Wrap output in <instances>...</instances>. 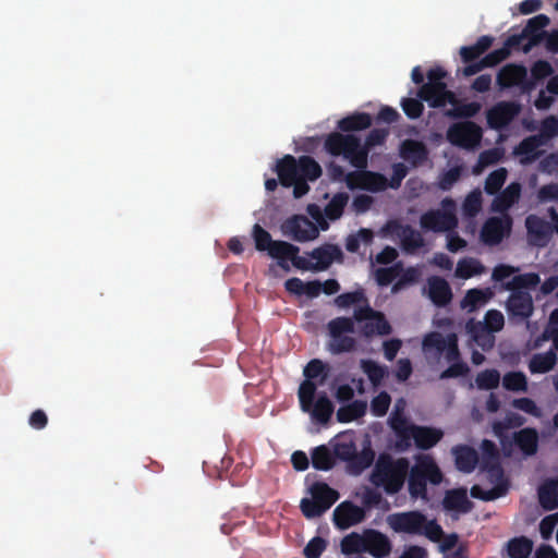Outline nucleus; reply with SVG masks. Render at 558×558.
I'll list each match as a JSON object with an SVG mask.
<instances>
[{"label":"nucleus","mask_w":558,"mask_h":558,"mask_svg":"<svg viewBox=\"0 0 558 558\" xmlns=\"http://www.w3.org/2000/svg\"><path fill=\"white\" fill-rule=\"evenodd\" d=\"M298 399L302 412L308 414L313 424L326 426L333 413V405L326 393L313 390L308 384H301Z\"/></svg>","instance_id":"12"},{"label":"nucleus","mask_w":558,"mask_h":558,"mask_svg":"<svg viewBox=\"0 0 558 558\" xmlns=\"http://www.w3.org/2000/svg\"><path fill=\"white\" fill-rule=\"evenodd\" d=\"M442 481V473L429 454H417L414 464L409 469V493L413 498H426V483L438 485Z\"/></svg>","instance_id":"9"},{"label":"nucleus","mask_w":558,"mask_h":558,"mask_svg":"<svg viewBox=\"0 0 558 558\" xmlns=\"http://www.w3.org/2000/svg\"><path fill=\"white\" fill-rule=\"evenodd\" d=\"M354 318L357 323V328L366 337L384 336L390 332V325L384 315L368 306L355 307Z\"/></svg>","instance_id":"17"},{"label":"nucleus","mask_w":558,"mask_h":558,"mask_svg":"<svg viewBox=\"0 0 558 558\" xmlns=\"http://www.w3.org/2000/svg\"><path fill=\"white\" fill-rule=\"evenodd\" d=\"M361 368L374 385H379L387 375L384 366L371 360H362Z\"/></svg>","instance_id":"54"},{"label":"nucleus","mask_w":558,"mask_h":558,"mask_svg":"<svg viewBox=\"0 0 558 558\" xmlns=\"http://www.w3.org/2000/svg\"><path fill=\"white\" fill-rule=\"evenodd\" d=\"M372 125V117L366 112H356L338 121L342 132L363 131Z\"/></svg>","instance_id":"44"},{"label":"nucleus","mask_w":558,"mask_h":558,"mask_svg":"<svg viewBox=\"0 0 558 558\" xmlns=\"http://www.w3.org/2000/svg\"><path fill=\"white\" fill-rule=\"evenodd\" d=\"M286 289L294 295L305 296L307 299L316 298L322 293V286L318 281H302L299 278H292L286 281Z\"/></svg>","instance_id":"34"},{"label":"nucleus","mask_w":558,"mask_h":558,"mask_svg":"<svg viewBox=\"0 0 558 558\" xmlns=\"http://www.w3.org/2000/svg\"><path fill=\"white\" fill-rule=\"evenodd\" d=\"M511 228L512 218L508 214H502L501 217H490L482 227L481 240L483 244H500Z\"/></svg>","instance_id":"23"},{"label":"nucleus","mask_w":558,"mask_h":558,"mask_svg":"<svg viewBox=\"0 0 558 558\" xmlns=\"http://www.w3.org/2000/svg\"><path fill=\"white\" fill-rule=\"evenodd\" d=\"M542 145H544V140H542L541 136L531 135L520 142L514 148V154L524 157L522 162H532L539 157L541 151L538 148Z\"/></svg>","instance_id":"36"},{"label":"nucleus","mask_w":558,"mask_h":558,"mask_svg":"<svg viewBox=\"0 0 558 558\" xmlns=\"http://www.w3.org/2000/svg\"><path fill=\"white\" fill-rule=\"evenodd\" d=\"M497 83L500 88H510L518 86L523 92H530L534 88V82L527 77L525 66L510 63L505 65L497 74Z\"/></svg>","instance_id":"21"},{"label":"nucleus","mask_w":558,"mask_h":558,"mask_svg":"<svg viewBox=\"0 0 558 558\" xmlns=\"http://www.w3.org/2000/svg\"><path fill=\"white\" fill-rule=\"evenodd\" d=\"M527 233L537 240H549L553 235L551 223L536 215H530L525 219Z\"/></svg>","instance_id":"42"},{"label":"nucleus","mask_w":558,"mask_h":558,"mask_svg":"<svg viewBox=\"0 0 558 558\" xmlns=\"http://www.w3.org/2000/svg\"><path fill=\"white\" fill-rule=\"evenodd\" d=\"M327 542L320 537L312 538L304 548L306 558H319L322 553L326 549Z\"/></svg>","instance_id":"63"},{"label":"nucleus","mask_w":558,"mask_h":558,"mask_svg":"<svg viewBox=\"0 0 558 558\" xmlns=\"http://www.w3.org/2000/svg\"><path fill=\"white\" fill-rule=\"evenodd\" d=\"M558 134V119L556 117H547L542 121L541 124V133L537 136H541L543 140L551 138Z\"/></svg>","instance_id":"64"},{"label":"nucleus","mask_w":558,"mask_h":558,"mask_svg":"<svg viewBox=\"0 0 558 558\" xmlns=\"http://www.w3.org/2000/svg\"><path fill=\"white\" fill-rule=\"evenodd\" d=\"M521 107L514 101H500L487 110V124L493 130H502L520 113Z\"/></svg>","instance_id":"25"},{"label":"nucleus","mask_w":558,"mask_h":558,"mask_svg":"<svg viewBox=\"0 0 558 558\" xmlns=\"http://www.w3.org/2000/svg\"><path fill=\"white\" fill-rule=\"evenodd\" d=\"M275 171L284 187H293V195L300 198L308 193L307 181H315L322 175L319 163L311 156L284 155L278 159Z\"/></svg>","instance_id":"3"},{"label":"nucleus","mask_w":558,"mask_h":558,"mask_svg":"<svg viewBox=\"0 0 558 558\" xmlns=\"http://www.w3.org/2000/svg\"><path fill=\"white\" fill-rule=\"evenodd\" d=\"M539 502L545 509H554L558 507V478L556 481L546 482L539 488Z\"/></svg>","instance_id":"49"},{"label":"nucleus","mask_w":558,"mask_h":558,"mask_svg":"<svg viewBox=\"0 0 558 558\" xmlns=\"http://www.w3.org/2000/svg\"><path fill=\"white\" fill-rule=\"evenodd\" d=\"M550 20L545 14H538L530 19L520 34L510 35L511 37L518 38L519 48L529 52L533 47L539 45L547 33L544 31L548 26Z\"/></svg>","instance_id":"18"},{"label":"nucleus","mask_w":558,"mask_h":558,"mask_svg":"<svg viewBox=\"0 0 558 558\" xmlns=\"http://www.w3.org/2000/svg\"><path fill=\"white\" fill-rule=\"evenodd\" d=\"M330 331V347L333 351L350 350L354 340L352 333L354 332L353 323L348 318H337L329 323Z\"/></svg>","instance_id":"24"},{"label":"nucleus","mask_w":558,"mask_h":558,"mask_svg":"<svg viewBox=\"0 0 558 558\" xmlns=\"http://www.w3.org/2000/svg\"><path fill=\"white\" fill-rule=\"evenodd\" d=\"M486 272V268L482 263L475 258L466 257L462 258L457 263L454 277L468 280L471 278H475L482 276Z\"/></svg>","instance_id":"40"},{"label":"nucleus","mask_w":558,"mask_h":558,"mask_svg":"<svg viewBox=\"0 0 558 558\" xmlns=\"http://www.w3.org/2000/svg\"><path fill=\"white\" fill-rule=\"evenodd\" d=\"M494 296V291L490 288L484 289H470L465 292L463 299L460 302L462 310L466 312H474L477 308L484 306Z\"/></svg>","instance_id":"33"},{"label":"nucleus","mask_w":558,"mask_h":558,"mask_svg":"<svg viewBox=\"0 0 558 558\" xmlns=\"http://www.w3.org/2000/svg\"><path fill=\"white\" fill-rule=\"evenodd\" d=\"M390 550L391 544L386 535L374 530L365 531V551L374 558H385Z\"/></svg>","instance_id":"29"},{"label":"nucleus","mask_w":558,"mask_h":558,"mask_svg":"<svg viewBox=\"0 0 558 558\" xmlns=\"http://www.w3.org/2000/svg\"><path fill=\"white\" fill-rule=\"evenodd\" d=\"M340 550L347 557L365 551V532L344 536L340 543Z\"/></svg>","instance_id":"48"},{"label":"nucleus","mask_w":558,"mask_h":558,"mask_svg":"<svg viewBox=\"0 0 558 558\" xmlns=\"http://www.w3.org/2000/svg\"><path fill=\"white\" fill-rule=\"evenodd\" d=\"M381 234L384 236L390 238L393 241H398V244H424L423 240L414 239V230L409 225H402L397 220L388 221L381 228Z\"/></svg>","instance_id":"28"},{"label":"nucleus","mask_w":558,"mask_h":558,"mask_svg":"<svg viewBox=\"0 0 558 558\" xmlns=\"http://www.w3.org/2000/svg\"><path fill=\"white\" fill-rule=\"evenodd\" d=\"M520 195L521 184L518 182L510 183L493 201V210L501 214H507L508 209L511 208L515 203H518Z\"/></svg>","instance_id":"31"},{"label":"nucleus","mask_w":558,"mask_h":558,"mask_svg":"<svg viewBox=\"0 0 558 558\" xmlns=\"http://www.w3.org/2000/svg\"><path fill=\"white\" fill-rule=\"evenodd\" d=\"M329 446L333 450L337 460L345 462L349 472L352 474H360L374 460V451L369 444H364L362 449L359 450L355 436L350 432L336 435L330 439Z\"/></svg>","instance_id":"6"},{"label":"nucleus","mask_w":558,"mask_h":558,"mask_svg":"<svg viewBox=\"0 0 558 558\" xmlns=\"http://www.w3.org/2000/svg\"><path fill=\"white\" fill-rule=\"evenodd\" d=\"M349 196L345 193H337L330 199L325 208V213L329 219H338L347 206Z\"/></svg>","instance_id":"55"},{"label":"nucleus","mask_w":558,"mask_h":558,"mask_svg":"<svg viewBox=\"0 0 558 558\" xmlns=\"http://www.w3.org/2000/svg\"><path fill=\"white\" fill-rule=\"evenodd\" d=\"M512 407L534 417H539L542 415L541 409L532 399L529 398H520L513 400Z\"/></svg>","instance_id":"62"},{"label":"nucleus","mask_w":558,"mask_h":558,"mask_svg":"<svg viewBox=\"0 0 558 558\" xmlns=\"http://www.w3.org/2000/svg\"><path fill=\"white\" fill-rule=\"evenodd\" d=\"M396 257V250L391 246H385V248L376 255L375 262L372 263L373 275L376 282L379 286L392 283L393 293L415 282L420 277V271L413 267L402 268L399 265L392 267L379 266L390 264Z\"/></svg>","instance_id":"5"},{"label":"nucleus","mask_w":558,"mask_h":558,"mask_svg":"<svg viewBox=\"0 0 558 558\" xmlns=\"http://www.w3.org/2000/svg\"><path fill=\"white\" fill-rule=\"evenodd\" d=\"M408 473L409 462L407 459H393L390 456L381 454L376 461L371 481L387 494H396L402 488Z\"/></svg>","instance_id":"7"},{"label":"nucleus","mask_w":558,"mask_h":558,"mask_svg":"<svg viewBox=\"0 0 558 558\" xmlns=\"http://www.w3.org/2000/svg\"><path fill=\"white\" fill-rule=\"evenodd\" d=\"M281 232L286 238L298 242L312 241L318 235L316 225L303 215H294L284 220Z\"/></svg>","instance_id":"19"},{"label":"nucleus","mask_w":558,"mask_h":558,"mask_svg":"<svg viewBox=\"0 0 558 558\" xmlns=\"http://www.w3.org/2000/svg\"><path fill=\"white\" fill-rule=\"evenodd\" d=\"M324 147L328 154L342 156L356 169L364 170L367 167V151L362 148L361 140L353 134L332 132L327 135Z\"/></svg>","instance_id":"8"},{"label":"nucleus","mask_w":558,"mask_h":558,"mask_svg":"<svg viewBox=\"0 0 558 558\" xmlns=\"http://www.w3.org/2000/svg\"><path fill=\"white\" fill-rule=\"evenodd\" d=\"M420 223L425 231L448 232L458 226V218L452 211L432 209L421 216Z\"/></svg>","instance_id":"22"},{"label":"nucleus","mask_w":558,"mask_h":558,"mask_svg":"<svg viewBox=\"0 0 558 558\" xmlns=\"http://www.w3.org/2000/svg\"><path fill=\"white\" fill-rule=\"evenodd\" d=\"M452 453L456 457V465L460 471L469 473L475 468L477 457L473 449L460 446L453 448Z\"/></svg>","instance_id":"46"},{"label":"nucleus","mask_w":558,"mask_h":558,"mask_svg":"<svg viewBox=\"0 0 558 558\" xmlns=\"http://www.w3.org/2000/svg\"><path fill=\"white\" fill-rule=\"evenodd\" d=\"M312 464L320 471L331 470L336 465L337 457L330 446L320 445L315 447L311 453Z\"/></svg>","instance_id":"39"},{"label":"nucleus","mask_w":558,"mask_h":558,"mask_svg":"<svg viewBox=\"0 0 558 558\" xmlns=\"http://www.w3.org/2000/svg\"><path fill=\"white\" fill-rule=\"evenodd\" d=\"M453 107L446 111V116L451 119H469L475 117L482 109V105L477 101L462 102L457 98V102L451 104Z\"/></svg>","instance_id":"47"},{"label":"nucleus","mask_w":558,"mask_h":558,"mask_svg":"<svg viewBox=\"0 0 558 558\" xmlns=\"http://www.w3.org/2000/svg\"><path fill=\"white\" fill-rule=\"evenodd\" d=\"M389 135V131L387 129H373L365 138V144L362 145L367 153L371 148L383 145Z\"/></svg>","instance_id":"59"},{"label":"nucleus","mask_w":558,"mask_h":558,"mask_svg":"<svg viewBox=\"0 0 558 558\" xmlns=\"http://www.w3.org/2000/svg\"><path fill=\"white\" fill-rule=\"evenodd\" d=\"M400 156L412 166L416 167L427 159L428 150L420 141L405 140L401 143Z\"/></svg>","instance_id":"30"},{"label":"nucleus","mask_w":558,"mask_h":558,"mask_svg":"<svg viewBox=\"0 0 558 558\" xmlns=\"http://www.w3.org/2000/svg\"><path fill=\"white\" fill-rule=\"evenodd\" d=\"M505 318L501 312L497 310H489L483 322L470 320L466 323V331L470 340L474 342L482 350H489L495 342L494 333L502 329Z\"/></svg>","instance_id":"14"},{"label":"nucleus","mask_w":558,"mask_h":558,"mask_svg":"<svg viewBox=\"0 0 558 558\" xmlns=\"http://www.w3.org/2000/svg\"><path fill=\"white\" fill-rule=\"evenodd\" d=\"M404 408V400H398L390 417V426L398 438L396 447L399 450H405L410 447V439H413L416 447L421 449L434 447L442 438V430L411 424L403 415Z\"/></svg>","instance_id":"4"},{"label":"nucleus","mask_w":558,"mask_h":558,"mask_svg":"<svg viewBox=\"0 0 558 558\" xmlns=\"http://www.w3.org/2000/svg\"><path fill=\"white\" fill-rule=\"evenodd\" d=\"M512 49H520L518 38L509 36L501 48L495 49L482 58L485 68H493L501 63L510 56Z\"/></svg>","instance_id":"41"},{"label":"nucleus","mask_w":558,"mask_h":558,"mask_svg":"<svg viewBox=\"0 0 558 558\" xmlns=\"http://www.w3.org/2000/svg\"><path fill=\"white\" fill-rule=\"evenodd\" d=\"M360 186L369 192H381L389 186L388 179L373 171H362L357 174Z\"/></svg>","instance_id":"43"},{"label":"nucleus","mask_w":558,"mask_h":558,"mask_svg":"<svg viewBox=\"0 0 558 558\" xmlns=\"http://www.w3.org/2000/svg\"><path fill=\"white\" fill-rule=\"evenodd\" d=\"M482 138V129L472 121L459 122L449 126L447 140L462 148L475 147Z\"/></svg>","instance_id":"20"},{"label":"nucleus","mask_w":558,"mask_h":558,"mask_svg":"<svg viewBox=\"0 0 558 558\" xmlns=\"http://www.w3.org/2000/svg\"><path fill=\"white\" fill-rule=\"evenodd\" d=\"M417 95L421 100L427 101L432 108H441L447 102H457L454 93L447 89L446 83L423 84Z\"/></svg>","instance_id":"26"},{"label":"nucleus","mask_w":558,"mask_h":558,"mask_svg":"<svg viewBox=\"0 0 558 558\" xmlns=\"http://www.w3.org/2000/svg\"><path fill=\"white\" fill-rule=\"evenodd\" d=\"M387 523L397 533L424 534L432 541H438L441 535V529L435 521L416 511L390 514Z\"/></svg>","instance_id":"10"},{"label":"nucleus","mask_w":558,"mask_h":558,"mask_svg":"<svg viewBox=\"0 0 558 558\" xmlns=\"http://www.w3.org/2000/svg\"><path fill=\"white\" fill-rule=\"evenodd\" d=\"M554 70L551 64L546 60H538L534 62V64L531 68V75L532 78L530 81L534 82V85L536 82L542 81L553 74Z\"/></svg>","instance_id":"58"},{"label":"nucleus","mask_w":558,"mask_h":558,"mask_svg":"<svg viewBox=\"0 0 558 558\" xmlns=\"http://www.w3.org/2000/svg\"><path fill=\"white\" fill-rule=\"evenodd\" d=\"M532 549L533 543L525 537L513 538L507 545L510 558H527Z\"/></svg>","instance_id":"52"},{"label":"nucleus","mask_w":558,"mask_h":558,"mask_svg":"<svg viewBox=\"0 0 558 558\" xmlns=\"http://www.w3.org/2000/svg\"><path fill=\"white\" fill-rule=\"evenodd\" d=\"M286 270H323L335 259L338 246H317L311 253H300L299 246H256Z\"/></svg>","instance_id":"1"},{"label":"nucleus","mask_w":558,"mask_h":558,"mask_svg":"<svg viewBox=\"0 0 558 558\" xmlns=\"http://www.w3.org/2000/svg\"><path fill=\"white\" fill-rule=\"evenodd\" d=\"M502 385L508 390L525 391L527 381L525 375L522 373H508L504 376Z\"/></svg>","instance_id":"56"},{"label":"nucleus","mask_w":558,"mask_h":558,"mask_svg":"<svg viewBox=\"0 0 558 558\" xmlns=\"http://www.w3.org/2000/svg\"><path fill=\"white\" fill-rule=\"evenodd\" d=\"M298 399L302 412L308 414L313 424L326 426L333 413V405L326 393L313 390L308 384H301Z\"/></svg>","instance_id":"11"},{"label":"nucleus","mask_w":558,"mask_h":558,"mask_svg":"<svg viewBox=\"0 0 558 558\" xmlns=\"http://www.w3.org/2000/svg\"><path fill=\"white\" fill-rule=\"evenodd\" d=\"M538 281L539 278L535 274H526L513 277L512 281L507 284L508 289L518 290L511 294L508 301V310L510 313L522 317L531 315L533 311L532 298L529 293L522 291L521 289L534 287L538 283Z\"/></svg>","instance_id":"15"},{"label":"nucleus","mask_w":558,"mask_h":558,"mask_svg":"<svg viewBox=\"0 0 558 558\" xmlns=\"http://www.w3.org/2000/svg\"><path fill=\"white\" fill-rule=\"evenodd\" d=\"M500 375L497 371L488 369L480 373L476 377V385L481 389H493L498 386Z\"/></svg>","instance_id":"57"},{"label":"nucleus","mask_w":558,"mask_h":558,"mask_svg":"<svg viewBox=\"0 0 558 558\" xmlns=\"http://www.w3.org/2000/svg\"><path fill=\"white\" fill-rule=\"evenodd\" d=\"M471 507L465 489L449 490L444 499V508L456 514L466 512Z\"/></svg>","instance_id":"37"},{"label":"nucleus","mask_w":558,"mask_h":558,"mask_svg":"<svg viewBox=\"0 0 558 558\" xmlns=\"http://www.w3.org/2000/svg\"><path fill=\"white\" fill-rule=\"evenodd\" d=\"M556 364V354L554 352H546L544 354H536L530 362V371L534 374L547 373Z\"/></svg>","instance_id":"50"},{"label":"nucleus","mask_w":558,"mask_h":558,"mask_svg":"<svg viewBox=\"0 0 558 558\" xmlns=\"http://www.w3.org/2000/svg\"><path fill=\"white\" fill-rule=\"evenodd\" d=\"M482 449L488 459L492 460V464L486 471L487 482L473 486L471 495L482 500H493L506 493L507 481L502 475L501 469L495 463L494 445L488 440H484Z\"/></svg>","instance_id":"13"},{"label":"nucleus","mask_w":558,"mask_h":558,"mask_svg":"<svg viewBox=\"0 0 558 558\" xmlns=\"http://www.w3.org/2000/svg\"><path fill=\"white\" fill-rule=\"evenodd\" d=\"M303 376L304 380L301 384H308L316 390L318 385H323L327 379V367L322 361L313 360L305 366Z\"/></svg>","instance_id":"35"},{"label":"nucleus","mask_w":558,"mask_h":558,"mask_svg":"<svg viewBox=\"0 0 558 558\" xmlns=\"http://www.w3.org/2000/svg\"><path fill=\"white\" fill-rule=\"evenodd\" d=\"M401 107L410 119H417L424 111V106L420 99L416 98H403Z\"/></svg>","instance_id":"60"},{"label":"nucleus","mask_w":558,"mask_h":558,"mask_svg":"<svg viewBox=\"0 0 558 558\" xmlns=\"http://www.w3.org/2000/svg\"><path fill=\"white\" fill-rule=\"evenodd\" d=\"M310 494L312 498H303L300 504L303 514L308 519L319 517L339 498L338 493L324 483L311 486Z\"/></svg>","instance_id":"16"},{"label":"nucleus","mask_w":558,"mask_h":558,"mask_svg":"<svg viewBox=\"0 0 558 558\" xmlns=\"http://www.w3.org/2000/svg\"><path fill=\"white\" fill-rule=\"evenodd\" d=\"M507 179V170L505 168H499L494 170L488 174L485 180L484 190L488 195L497 194L502 185L505 184Z\"/></svg>","instance_id":"53"},{"label":"nucleus","mask_w":558,"mask_h":558,"mask_svg":"<svg viewBox=\"0 0 558 558\" xmlns=\"http://www.w3.org/2000/svg\"><path fill=\"white\" fill-rule=\"evenodd\" d=\"M390 402H391L390 396L386 392H380L378 396H376L372 400V403H371L372 413L376 416L385 415L390 405Z\"/></svg>","instance_id":"61"},{"label":"nucleus","mask_w":558,"mask_h":558,"mask_svg":"<svg viewBox=\"0 0 558 558\" xmlns=\"http://www.w3.org/2000/svg\"><path fill=\"white\" fill-rule=\"evenodd\" d=\"M514 440L525 454H532L537 448V433L534 429L525 428L514 435Z\"/></svg>","instance_id":"51"},{"label":"nucleus","mask_w":558,"mask_h":558,"mask_svg":"<svg viewBox=\"0 0 558 558\" xmlns=\"http://www.w3.org/2000/svg\"><path fill=\"white\" fill-rule=\"evenodd\" d=\"M364 517V510L349 501L338 505L332 513L333 523L340 530L349 529L362 522Z\"/></svg>","instance_id":"27"},{"label":"nucleus","mask_w":558,"mask_h":558,"mask_svg":"<svg viewBox=\"0 0 558 558\" xmlns=\"http://www.w3.org/2000/svg\"><path fill=\"white\" fill-rule=\"evenodd\" d=\"M427 295L436 305H446L452 298L451 289L445 279L432 277L427 281Z\"/></svg>","instance_id":"32"},{"label":"nucleus","mask_w":558,"mask_h":558,"mask_svg":"<svg viewBox=\"0 0 558 558\" xmlns=\"http://www.w3.org/2000/svg\"><path fill=\"white\" fill-rule=\"evenodd\" d=\"M494 38L489 35L481 36L474 45L463 46L460 48L461 60L464 63H470L480 58L493 45Z\"/></svg>","instance_id":"38"},{"label":"nucleus","mask_w":558,"mask_h":558,"mask_svg":"<svg viewBox=\"0 0 558 558\" xmlns=\"http://www.w3.org/2000/svg\"><path fill=\"white\" fill-rule=\"evenodd\" d=\"M366 402L357 400L340 407L336 416L338 422L347 424L362 417L366 413Z\"/></svg>","instance_id":"45"},{"label":"nucleus","mask_w":558,"mask_h":558,"mask_svg":"<svg viewBox=\"0 0 558 558\" xmlns=\"http://www.w3.org/2000/svg\"><path fill=\"white\" fill-rule=\"evenodd\" d=\"M422 352L426 362L432 366L452 363L441 373V378L457 377L468 371L466 365L458 361V339L453 332L433 331L427 333L422 340Z\"/></svg>","instance_id":"2"}]
</instances>
